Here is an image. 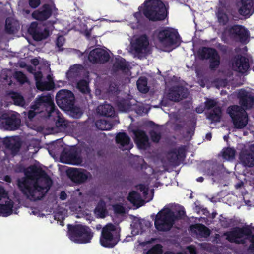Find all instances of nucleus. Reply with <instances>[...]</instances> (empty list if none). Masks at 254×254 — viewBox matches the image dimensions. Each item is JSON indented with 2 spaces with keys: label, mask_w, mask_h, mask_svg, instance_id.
<instances>
[{
  "label": "nucleus",
  "mask_w": 254,
  "mask_h": 254,
  "mask_svg": "<svg viewBox=\"0 0 254 254\" xmlns=\"http://www.w3.org/2000/svg\"><path fill=\"white\" fill-rule=\"evenodd\" d=\"M25 175L17 181L20 191L32 201L42 199L52 186L51 178L45 170L35 165L30 166Z\"/></svg>",
  "instance_id": "1"
},
{
  "label": "nucleus",
  "mask_w": 254,
  "mask_h": 254,
  "mask_svg": "<svg viewBox=\"0 0 254 254\" xmlns=\"http://www.w3.org/2000/svg\"><path fill=\"white\" fill-rule=\"evenodd\" d=\"M250 38V31L242 25H228L223 29V42L226 43L245 45L249 42Z\"/></svg>",
  "instance_id": "2"
},
{
  "label": "nucleus",
  "mask_w": 254,
  "mask_h": 254,
  "mask_svg": "<svg viewBox=\"0 0 254 254\" xmlns=\"http://www.w3.org/2000/svg\"><path fill=\"white\" fill-rule=\"evenodd\" d=\"M144 5L142 13L150 21H162L167 16L165 5L161 0H147Z\"/></svg>",
  "instance_id": "3"
},
{
  "label": "nucleus",
  "mask_w": 254,
  "mask_h": 254,
  "mask_svg": "<svg viewBox=\"0 0 254 254\" xmlns=\"http://www.w3.org/2000/svg\"><path fill=\"white\" fill-rule=\"evenodd\" d=\"M120 229L114 224L109 223L102 229L99 239L100 244L104 248H113L120 241Z\"/></svg>",
  "instance_id": "4"
},
{
  "label": "nucleus",
  "mask_w": 254,
  "mask_h": 254,
  "mask_svg": "<svg viewBox=\"0 0 254 254\" xmlns=\"http://www.w3.org/2000/svg\"><path fill=\"white\" fill-rule=\"evenodd\" d=\"M69 238L75 243L86 244L90 242L93 233L87 226L81 224L68 225Z\"/></svg>",
  "instance_id": "5"
},
{
  "label": "nucleus",
  "mask_w": 254,
  "mask_h": 254,
  "mask_svg": "<svg viewBox=\"0 0 254 254\" xmlns=\"http://www.w3.org/2000/svg\"><path fill=\"white\" fill-rule=\"evenodd\" d=\"M176 216L169 208H164L156 215L154 225L158 231L166 232L173 227Z\"/></svg>",
  "instance_id": "6"
},
{
  "label": "nucleus",
  "mask_w": 254,
  "mask_h": 254,
  "mask_svg": "<svg viewBox=\"0 0 254 254\" xmlns=\"http://www.w3.org/2000/svg\"><path fill=\"white\" fill-rule=\"evenodd\" d=\"M250 235H252V228L248 225L232 228L230 231L223 233V236L231 243L244 245Z\"/></svg>",
  "instance_id": "7"
},
{
  "label": "nucleus",
  "mask_w": 254,
  "mask_h": 254,
  "mask_svg": "<svg viewBox=\"0 0 254 254\" xmlns=\"http://www.w3.org/2000/svg\"><path fill=\"white\" fill-rule=\"evenodd\" d=\"M227 111L235 128L242 129L247 126L248 117L247 112L244 108L238 105H233L228 107Z\"/></svg>",
  "instance_id": "8"
},
{
  "label": "nucleus",
  "mask_w": 254,
  "mask_h": 254,
  "mask_svg": "<svg viewBox=\"0 0 254 254\" xmlns=\"http://www.w3.org/2000/svg\"><path fill=\"white\" fill-rule=\"evenodd\" d=\"M157 38L165 47H171L178 44L180 38L178 31L170 27H165L156 32Z\"/></svg>",
  "instance_id": "9"
},
{
  "label": "nucleus",
  "mask_w": 254,
  "mask_h": 254,
  "mask_svg": "<svg viewBox=\"0 0 254 254\" xmlns=\"http://www.w3.org/2000/svg\"><path fill=\"white\" fill-rule=\"evenodd\" d=\"M197 53L201 60L209 61V68L211 71H215L218 68L220 63V58L215 49L202 47L198 49Z\"/></svg>",
  "instance_id": "10"
},
{
  "label": "nucleus",
  "mask_w": 254,
  "mask_h": 254,
  "mask_svg": "<svg viewBox=\"0 0 254 254\" xmlns=\"http://www.w3.org/2000/svg\"><path fill=\"white\" fill-rule=\"evenodd\" d=\"M75 96L70 90L62 89L58 92L56 96V101L59 107L64 110L70 111L74 107Z\"/></svg>",
  "instance_id": "11"
},
{
  "label": "nucleus",
  "mask_w": 254,
  "mask_h": 254,
  "mask_svg": "<svg viewBox=\"0 0 254 254\" xmlns=\"http://www.w3.org/2000/svg\"><path fill=\"white\" fill-rule=\"evenodd\" d=\"M34 103L35 104L31 106L32 109L38 110L41 108H44L45 111L47 112L49 118H51L53 115L56 106L53 100L49 94L37 97Z\"/></svg>",
  "instance_id": "12"
},
{
  "label": "nucleus",
  "mask_w": 254,
  "mask_h": 254,
  "mask_svg": "<svg viewBox=\"0 0 254 254\" xmlns=\"http://www.w3.org/2000/svg\"><path fill=\"white\" fill-rule=\"evenodd\" d=\"M204 104L205 109L211 110L209 112H205L207 118L211 123L219 122L222 114V107H216L217 103L213 99H207Z\"/></svg>",
  "instance_id": "13"
},
{
  "label": "nucleus",
  "mask_w": 254,
  "mask_h": 254,
  "mask_svg": "<svg viewBox=\"0 0 254 254\" xmlns=\"http://www.w3.org/2000/svg\"><path fill=\"white\" fill-rule=\"evenodd\" d=\"M88 60L92 64H104L110 58L109 53L102 49L96 48L91 50L88 55Z\"/></svg>",
  "instance_id": "14"
},
{
  "label": "nucleus",
  "mask_w": 254,
  "mask_h": 254,
  "mask_svg": "<svg viewBox=\"0 0 254 254\" xmlns=\"http://www.w3.org/2000/svg\"><path fill=\"white\" fill-rule=\"evenodd\" d=\"M239 14L245 19L250 18L254 13V0H237Z\"/></svg>",
  "instance_id": "15"
},
{
  "label": "nucleus",
  "mask_w": 254,
  "mask_h": 254,
  "mask_svg": "<svg viewBox=\"0 0 254 254\" xmlns=\"http://www.w3.org/2000/svg\"><path fill=\"white\" fill-rule=\"evenodd\" d=\"M186 158V147L181 146L178 148H173L167 153V159L172 164L178 166Z\"/></svg>",
  "instance_id": "16"
},
{
  "label": "nucleus",
  "mask_w": 254,
  "mask_h": 254,
  "mask_svg": "<svg viewBox=\"0 0 254 254\" xmlns=\"http://www.w3.org/2000/svg\"><path fill=\"white\" fill-rule=\"evenodd\" d=\"M66 173L72 182L78 184L84 183L88 178V173L83 169L69 168Z\"/></svg>",
  "instance_id": "17"
},
{
  "label": "nucleus",
  "mask_w": 254,
  "mask_h": 254,
  "mask_svg": "<svg viewBox=\"0 0 254 254\" xmlns=\"http://www.w3.org/2000/svg\"><path fill=\"white\" fill-rule=\"evenodd\" d=\"M188 97V89L182 86H174L171 87L167 94V98L175 102H178Z\"/></svg>",
  "instance_id": "18"
},
{
  "label": "nucleus",
  "mask_w": 254,
  "mask_h": 254,
  "mask_svg": "<svg viewBox=\"0 0 254 254\" xmlns=\"http://www.w3.org/2000/svg\"><path fill=\"white\" fill-rule=\"evenodd\" d=\"M240 107L246 110L250 109L254 104V97L251 92L244 89H240L238 93Z\"/></svg>",
  "instance_id": "19"
},
{
  "label": "nucleus",
  "mask_w": 254,
  "mask_h": 254,
  "mask_svg": "<svg viewBox=\"0 0 254 254\" xmlns=\"http://www.w3.org/2000/svg\"><path fill=\"white\" fill-rule=\"evenodd\" d=\"M53 6L49 4H44L32 13V17L40 21H44L52 15Z\"/></svg>",
  "instance_id": "20"
},
{
  "label": "nucleus",
  "mask_w": 254,
  "mask_h": 254,
  "mask_svg": "<svg viewBox=\"0 0 254 254\" xmlns=\"http://www.w3.org/2000/svg\"><path fill=\"white\" fill-rule=\"evenodd\" d=\"M134 135V141L139 149H145L149 146V138L146 132L141 129H136L133 131Z\"/></svg>",
  "instance_id": "21"
},
{
  "label": "nucleus",
  "mask_w": 254,
  "mask_h": 254,
  "mask_svg": "<svg viewBox=\"0 0 254 254\" xmlns=\"http://www.w3.org/2000/svg\"><path fill=\"white\" fill-rule=\"evenodd\" d=\"M62 157H64L68 163L72 165H80L82 162V158L80 151L73 149L68 151H63Z\"/></svg>",
  "instance_id": "22"
},
{
  "label": "nucleus",
  "mask_w": 254,
  "mask_h": 254,
  "mask_svg": "<svg viewBox=\"0 0 254 254\" xmlns=\"http://www.w3.org/2000/svg\"><path fill=\"white\" fill-rule=\"evenodd\" d=\"M234 69L240 73H246L249 68L248 59L245 56L238 55L232 64Z\"/></svg>",
  "instance_id": "23"
},
{
  "label": "nucleus",
  "mask_w": 254,
  "mask_h": 254,
  "mask_svg": "<svg viewBox=\"0 0 254 254\" xmlns=\"http://www.w3.org/2000/svg\"><path fill=\"white\" fill-rule=\"evenodd\" d=\"M4 122H3V126L6 130H15L19 128L21 121L16 116L12 114L10 116L3 115Z\"/></svg>",
  "instance_id": "24"
},
{
  "label": "nucleus",
  "mask_w": 254,
  "mask_h": 254,
  "mask_svg": "<svg viewBox=\"0 0 254 254\" xmlns=\"http://www.w3.org/2000/svg\"><path fill=\"white\" fill-rule=\"evenodd\" d=\"M148 45V37L146 35L143 34L136 38L135 42L132 44V47L136 53L140 54L147 49Z\"/></svg>",
  "instance_id": "25"
},
{
  "label": "nucleus",
  "mask_w": 254,
  "mask_h": 254,
  "mask_svg": "<svg viewBox=\"0 0 254 254\" xmlns=\"http://www.w3.org/2000/svg\"><path fill=\"white\" fill-rule=\"evenodd\" d=\"M29 31L32 35L33 39L37 41L46 39L49 35V31L47 29H45L43 31H40L37 27V24L35 23L31 24Z\"/></svg>",
  "instance_id": "26"
},
{
  "label": "nucleus",
  "mask_w": 254,
  "mask_h": 254,
  "mask_svg": "<svg viewBox=\"0 0 254 254\" xmlns=\"http://www.w3.org/2000/svg\"><path fill=\"white\" fill-rule=\"evenodd\" d=\"M129 65L126 60L122 57L116 59L113 64L112 69L114 72L121 71L124 73H127L129 70Z\"/></svg>",
  "instance_id": "27"
},
{
  "label": "nucleus",
  "mask_w": 254,
  "mask_h": 254,
  "mask_svg": "<svg viewBox=\"0 0 254 254\" xmlns=\"http://www.w3.org/2000/svg\"><path fill=\"white\" fill-rule=\"evenodd\" d=\"M239 159L242 164L245 167H252L254 166V156L247 150L240 152Z\"/></svg>",
  "instance_id": "28"
},
{
  "label": "nucleus",
  "mask_w": 254,
  "mask_h": 254,
  "mask_svg": "<svg viewBox=\"0 0 254 254\" xmlns=\"http://www.w3.org/2000/svg\"><path fill=\"white\" fill-rule=\"evenodd\" d=\"M53 117V119L56 120V125L58 127L65 129L69 126L68 121L64 118L57 109L56 108L54 110L53 115L51 117Z\"/></svg>",
  "instance_id": "29"
},
{
  "label": "nucleus",
  "mask_w": 254,
  "mask_h": 254,
  "mask_svg": "<svg viewBox=\"0 0 254 254\" xmlns=\"http://www.w3.org/2000/svg\"><path fill=\"white\" fill-rule=\"evenodd\" d=\"M210 175L214 182H218L222 179V165L213 163L210 170Z\"/></svg>",
  "instance_id": "30"
},
{
  "label": "nucleus",
  "mask_w": 254,
  "mask_h": 254,
  "mask_svg": "<svg viewBox=\"0 0 254 254\" xmlns=\"http://www.w3.org/2000/svg\"><path fill=\"white\" fill-rule=\"evenodd\" d=\"M98 114L105 117H113L115 115V110L110 104H105L100 105L97 108Z\"/></svg>",
  "instance_id": "31"
},
{
  "label": "nucleus",
  "mask_w": 254,
  "mask_h": 254,
  "mask_svg": "<svg viewBox=\"0 0 254 254\" xmlns=\"http://www.w3.org/2000/svg\"><path fill=\"white\" fill-rule=\"evenodd\" d=\"M14 202L12 200H7L4 204H0V216L7 217L13 212Z\"/></svg>",
  "instance_id": "32"
},
{
  "label": "nucleus",
  "mask_w": 254,
  "mask_h": 254,
  "mask_svg": "<svg viewBox=\"0 0 254 254\" xmlns=\"http://www.w3.org/2000/svg\"><path fill=\"white\" fill-rule=\"evenodd\" d=\"M81 70V66L78 64H74L71 66L66 73V76L68 80L71 81L77 80V78L80 77Z\"/></svg>",
  "instance_id": "33"
},
{
  "label": "nucleus",
  "mask_w": 254,
  "mask_h": 254,
  "mask_svg": "<svg viewBox=\"0 0 254 254\" xmlns=\"http://www.w3.org/2000/svg\"><path fill=\"white\" fill-rule=\"evenodd\" d=\"M190 228L191 230H194L196 233L202 237L207 238L210 236L211 233L210 229L202 224L193 225Z\"/></svg>",
  "instance_id": "34"
},
{
  "label": "nucleus",
  "mask_w": 254,
  "mask_h": 254,
  "mask_svg": "<svg viewBox=\"0 0 254 254\" xmlns=\"http://www.w3.org/2000/svg\"><path fill=\"white\" fill-rule=\"evenodd\" d=\"M116 141L124 147L130 144V139L126 133L120 132L116 137Z\"/></svg>",
  "instance_id": "35"
},
{
  "label": "nucleus",
  "mask_w": 254,
  "mask_h": 254,
  "mask_svg": "<svg viewBox=\"0 0 254 254\" xmlns=\"http://www.w3.org/2000/svg\"><path fill=\"white\" fill-rule=\"evenodd\" d=\"M148 80L145 77H140L137 81L136 85L138 90L142 93H146L149 88L147 85Z\"/></svg>",
  "instance_id": "36"
},
{
  "label": "nucleus",
  "mask_w": 254,
  "mask_h": 254,
  "mask_svg": "<svg viewBox=\"0 0 254 254\" xmlns=\"http://www.w3.org/2000/svg\"><path fill=\"white\" fill-rule=\"evenodd\" d=\"M96 126L101 130H110L113 127V124L106 120H99L96 122Z\"/></svg>",
  "instance_id": "37"
},
{
  "label": "nucleus",
  "mask_w": 254,
  "mask_h": 254,
  "mask_svg": "<svg viewBox=\"0 0 254 254\" xmlns=\"http://www.w3.org/2000/svg\"><path fill=\"white\" fill-rule=\"evenodd\" d=\"M6 147L10 149L13 153H16L19 152L21 146V143L17 141L12 142L10 140L8 139L5 142Z\"/></svg>",
  "instance_id": "38"
},
{
  "label": "nucleus",
  "mask_w": 254,
  "mask_h": 254,
  "mask_svg": "<svg viewBox=\"0 0 254 254\" xmlns=\"http://www.w3.org/2000/svg\"><path fill=\"white\" fill-rule=\"evenodd\" d=\"M55 83L54 81H41L36 85L37 88L41 91H49L54 88Z\"/></svg>",
  "instance_id": "39"
},
{
  "label": "nucleus",
  "mask_w": 254,
  "mask_h": 254,
  "mask_svg": "<svg viewBox=\"0 0 254 254\" xmlns=\"http://www.w3.org/2000/svg\"><path fill=\"white\" fill-rule=\"evenodd\" d=\"M128 201L133 205H136L141 201L140 194L136 191L130 192L128 196Z\"/></svg>",
  "instance_id": "40"
},
{
  "label": "nucleus",
  "mask_w": 254,
  "mask_h": 254,
  "mask_svg": "<svg viewBox=\"0 0 254 254\" xmlns=\"http://www.w3.org/2000/svg\"><path fill=\"white\" fill-rule=\"evenodd\" d=\"M77 88L82 93L89 92L88 83L84 79L79 80L77 83Z\"/></svg>",
  "instance_id": "41"
},
{
  "label": "nucleus",
  "mask_w": 254,
  "mask_h": 254,
  "mask_svg": "<svg viewBox=\"0 0 254 254\" xmlns=\"http://www.w3.org/2000/svg\"><path fill=\"white\" fill-rule=\"evenodd\" d=\"M12 98L16 105L23 106L25 104L23 97L18 93L14 92L12 94Z\"/></svg>",
  "instance_id": "42"
},
{
  "label": "nucleus",
  "mask_w": 254,
  "mask_h": 254,
  "mask_svg": "<svg viewBox=\"0 0 254 254\" xmlns=\"http://www.w3.org/2000/svg\"><path fill=\"white\" fill-rule=\"evenodd\" d=\"M117 106L118 109L121 111H126L129 108L128 100L122 99L117 102Z\"/></svg>",
  "instance_id": "43"
},
{
  "label": "nucleus",
  "mask_w": 254,
  "mask_h": 254,
  "mask_svg": "<svg viewBox=\"0 0 254 254\" xmlns=\"http://www.w3.org/2000/svg\"><path fill=\"white\" fill-rule=\"evenodd\" d=\"M14 76L16 80L21 84H24L27 81L26 76L22 71L15 72Z\"/></svg>",
  "instance_id": "44"
},
{
  "label": "nucleus",
  "mask_w": 254,
  "mask_h": 254,
  "mask_svg": "<svg viewBox=\"0 0 254 254\" xmlns=\"http://www.w3.org/2000/svg\"><path fill=\"white\" fill-rule=\"evenodd\" d=\"M149 135L151 140L153 142L158 143L161 139V133L157 132L154 130H151L149 131Z\"/></svg>",
  "instance_id": "45"
},
{
  "label": "nucleus",
  "mask_w": 254,
  "mask_h": 254,
  "mask_svg": "<svg viewBox=\"0 0 254 254\" xmlns=\"http://www.w3.org/2000/svg\"><path fill=\"white\" fill-rule=\"evenodd\" d=\"M162 253V246L161 244H156L149 249L146 254H161Z\"/></svg>",
  "instance_id": "46"
},
{
  "label": "nucleus",
  "mask_w": 254,
  "mask_h": 254,
  "mask_svg": "<svg viewBox=\"0 0 254 254\" xmlns=\"http://www.w3.org/2000/svg\"><path fill=\"white\" fill-rule=\"evenodd\" d=\"M201 248L208 252L213 253L214 252L216 248L215 246L209 243H202L200 244Z\"/></svg>",
  "instance_id": "47"
},
{
  "label": "nucleus",
  "mask_w": 254,
  "mask_h": 254,
  "mask_svg": "<svg viewBox=\"0 0 254 254\" xmlns=\"http://www.w3.org/2000/svg\"><path fill=\"white\" fill-rule=\"evenodd\" d=\"M235 155V150L234 149L227 148H223V158L228 157L229 158H233Z\"/></svg>",
  "instance_id": "48"
},
{
  "label": "nucleus",
  "mask_w": 254,
  "mask_h": 254,
  "mask_svg": "<svg viewBox=\"0 0 254 254\" xmlns=\"http://www.w3.org/2000/svg\"><path fill=\"white\" fill-rule=\"evenodd\" d=\"M95 212L99 215L101 218H104L106 215V210L104 206L98 204L95 208Z\"/></svg>",
  "instance_id": "49"
},
{
  "label": "nucleus",
  "mask_w": 254,
  "mask_h": 254,
  "mask_svg": "<svg viewBox=\"0 0 254 254\" xmlns=\"http://www.w3.org/2000/svg\"><path fill=\"white\" fill-rule=\"evenodd\" d=\"M84 151L88 157H92L95 156V150L90 146L86 145L84 147Z\"/></svg>",
  "instance_id": "50"
},
{
  "label": "nucleus",
  "mask_w": 254,
  "mask_h": 254,
  "mask_svg": "<svg viewBox=\"0 0 254 254\" xmlns=\"http://www.w3.org/2000/svg\"><path fill=\"white\" fill-rule=\"evenodd\" d=\"M251 244L248 247V250L249 252L254 254V233H252V235L248 237Z\"/></svg>",
  "instance_id": "51"
},
{
  "label": "nucleus",
  "mask_w": 254,
  "mask_h": 254,
  "mask_svg": "<svg viewBox=\"0 0 254 254\" xmlns=\"http://www.w3.org/2000/svg\"><path fill=\"white\" fill-rule=\"evenodd\" d=\"M5 30L7 33L13 34L14 32V29L12 24L8 22V20L7 19L6 20V23L5 25Z\"/></svg>",
  "instance_id": "52"
},
{
  "label": "nucleus",
  "mask_w": 254,
  "mask_h": 254,
  "mask_svg": "<svg viewBox=\"0 0 254 254\" xmlns=\"http://www.w3.org/2000/svg\"><path fill=\"white\" fill-rule=\"evenodd\" d=\"M40 0H28L29 6L33 9L37 8L40 4Z\"/></svg>",
  "instance_id": "53"
},
{
  "label": "nucleus",
  "mask_w": 254,
  "mask_h": 254,
  "mask_svg": "<svg viewBox=\"0 0 254 254\" xmlns=\"http://www.w3.org/2000/svg\"><path fill=\"white\" fill-rule=\"evenodd\" d=\"M216 15L218 19V22L221 24L222 23V7L220 6L217 9Z\"/></svg>",
  "instance_id": "54"
},
{
  "label": "nucleus",
  "mask_w": 254,
  "mask_h": 254,
  "mask_svg": "<svg viewBox=\"0 0 254 254\" xmlns=\"http://www.w3.org/2000/svg\"><path fill=\"white\" fill-rule=\"evenodd\" d=\"M65 39L63 36H59L56 40V45L58 47H62L64 43Z\"/></svg>",
  "instance_id": "55"
},
{
  "label": "nucleus",
  "mask_w": 254,
  "mask_h": 254,
  "mask_svg": "<svg viewBox=\"0 0 254 254\" xmlns=\"http://www.w3.org/2000/svg\"><path fill=\"white\" fill-rule=\"evenodd\" d=\"M114 211L116 213L122 214L124 213L125 208L120 204H117L114 206Z\"/></svg>",
  "instance_id": "56"
},
{
  "label": "nucleus",
  "mask_w": 254,
  "mask_h": 254,
  "mask_svg": "<svg viewBox=\"0 0 254 254\" xmlns=\"http://www.w3.org/2000/svg\"><path fill=\"white\" fill-rule=\"evenodd\" d=\"M34 78L36 86L38 83H39L41 81H42L43 74L42 72L41 71H38L35 73Z\"/></svg>",
  "instance_id": "57"
},
{
  "label": "nucleus",
  "mask_w": 254,
  "mask_h": 254,
  "mask_svg": "<svg viewBox=\"0 0 254 254\" xmlns=\"http://www.w3.org/2000/svg\"><path fill=\"white\" fill-rule=\"evenodd\" d=\"M138 189L141 192H142L144 194H146L148 193V189L144 184H139L138 185Z\"/></svg>",
  "instance_id": "58"
},
{
  "label": "nucleus",
  "mask_w": 254,
  "mask_h": 254,
  "mask_svg": "<svg viewBox=\"0 0 254 254\" xmlns=\"http://www.w3.org/2000/svg\"><path fill=\"white\" fill-rule=\"evenodd\" d=\"M35 110H30L28 112V118L31 120L36 115V112L34 111Z\"/></svg>",
  "instance_id": "59"
},
{
  "label": "nucleus",
  "mask_w": 254,
  "mask_h": 254,
  "mask_svg": "<svg viewBox=\"0 0 254 254\" xmlns=\"http://www.w3.org/2000/svg\"><path fill=\"white\" fill-rule=\"evenodd\" d=\"M187 249H188L189 252L191 254H196V253H197L196 249V248L194 246H192V245L189 246L187 247Z\"/></svg>",
  "instance_id": "60"
},
{
  "label": "nucleus",
  "mask_w": 254,
  "mask_h": 254,
  "mask_svg": "<svg viewBox=\"0 0 254 254\" xmlns=\"http://www.w3.org/2000/svg\"><path fill=\"white\" fill-rule=\"evenodd\" d=\"M6 195L5 190L3 187L0 186V200L5 197Z\"/></svg>",
  "instance_id": "61"
},
{
  "label": "nucleus",
  "mask_w": 254,
  "mask_h": 254,
  "mask_svg": "<svg viewBox=\"0 0 254 254\" xmlns=\"http://www.w3.org/2000/svg\"><path fill=\"white\" fill-rule=\"evenodd\" d=\"M59 198L61 200H65L67 198V194L66 192L64 191H61L60 194Z\"/></svg>",
  "instance_id": "62"
},
{
  "label": "nucleus",
  "mask_w": 254,
  "mask_h": 254,
  "mask_svg": "<svg viewBox=\"0 0 254 254\" xmlns=\"http://www.w3.org/2000/svg\"><path fill=\"white\" fill-rule=\"evenodd\" d=\"M3 180L7 183H11L12 181V179H11V178L10 177V176L9 175H5L4 177Z\"/></svg>",
  "instance_id": "63"
},
{
  "label": "nucleus",
  "mask_w": 254,
  "mask_h": 254,
  "mask_svg": "<svg viewBox=\"0 0 254 254\" xmlns=\"http://www.w3.org/2000/svg\"><path fill=\"white\" fill-rule=\"evenodd\" d=\"M98 157H103L104 155V151L103 150H99L97 152Z\"/></svg>",
  "instance_id": "64"
}]
</instances>
